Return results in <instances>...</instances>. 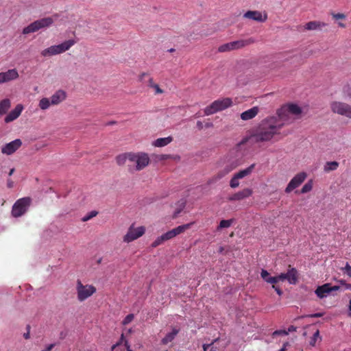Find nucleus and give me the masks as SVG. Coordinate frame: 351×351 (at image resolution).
I'll use <instances>...</instances> for the list:
<instances>
[{
  "mask_svg": "<svg viewBox=\"0 0 351 351\" xmlns=\"http://www.w3.org/2000/svg\"><path fill=\"white\" fill-rule=\"evenodd\" d=\"M284 123L278 117L272 116L263 119L252 129L251 138L255 143H264L271 141L275 135L280 134Z\"/></svg>",
  "mask_w": 351,
  "mask_h": 351,
  "instance_id": "obj_1",
  "label": "nucleus"
},
{
  "mask_svg": "<svg viewBox=\"0 0 351 351\" xmlns=\"http://www.w3.org/2000/svg\"><path fill=\"white\" fill-rule=\"evenodd\" d=\"M256 42L253 38L247 39H241L230 43H227L220 45L218 48V51L220 53L229 52L234 50L241 49Z\"/></svg>",
  "mask_w": 351,
  "mask_h": 351,
  "instance_id": "obj_2",
  "label": "nucleus"
},
{
  "mask_svg": "<svg viewBox=\"0 0 351 351\" xmlns=\"http://www.w3.org/2000/svg\"><path fill=\"white\" fill-rule=\"evenodd\" d=\"M74 40H68L60 45L51 46L41 51V55L44 57L51 56L60 54L68 51L74 44Z\"/></svg>",
  "mask_w": 351,
  "mask_h": 351,
  "instance_id": "obj_3",
  "label": "nucleus"
},
{
  "mask_svg": "<svg viewBox=\"0 0 351 351\" xmlns=\"http://www.w3.org/2000/svg\"><path fill=\"white\" fill-rule=\"evenodd\" d=\"M54 22L53 17H45L34 21L24 27L22 33L28 34L38 31L40 29L50 27Z\"/></svg>",
  "mask_w": 351,
  "mask_h": 351,
  "instance_id": "obj_4",
  "label": "nucleus"
},
{
  "mask_svg": "<svg viewBox=\"0 0 351 351\" xmlns=\"http://www.w3.org/2000/svg\"><path fill=\"white\" fill-rule=\"evenodd\" d=\"M303 113V108L295 104H290L282 106L277 112L278 117L280 121H287L289 114L299 117Z\"/></svg>",
  "mask_w": 351,
  "mask_h": 351,
  "instance_id": "obj_5",
  "label": "nucleus"
},
{
  "mask_svg": "<svg viewBox=\"0 0 351 351\" xmlns=\"http://www.w3.org/2000/svg\"><path fill=\"white\" fill-rule=\"evenodd\" d=\"M232 104V101L230 98L217 99L204 109V113L206 115L213 114L231 106Z\"/></svg>",
  "mask_w": 351,
  "mask_h": 351,
  "instance_id": "obj_6",
  "label": "nucleus"
},
{
  "mask_svg": "<svg viewBox=\"0 0 351 351\" xmlns=\"http://www.w3.org/2000/svg\"><path fill=\"white\" fill-rule=\"evenodd\" d=\"M30 197H23L18 199L12 206V215L14 217H19L24 215L31 204Z\"/></svg>",
  "mask_w": 351,
  "mask_h": 351,
  "instance_id": "obj_7",
  "label": "nucleus"
},
{
  "mask_svg": "<svg viewBox=\"0 0 351 351\" xmlns=\"http://www.w3.org/2000/svg\"><path fill=\"white\" fill-rule=\"evenodd\" d=\"M76 290L77 300L80 302L84 301L96 292V288L94 286L90 285H84L80 280L77 282Z\"/></svg>",
  "mask_w": 351,
  "mask_h": 351,
  "instance_id": "obj_8",
  "label": "nucleus"
},
{
  "mask_svg": "<svg viewBox=\"0 0 351 351\" xmlns=\"http://www.w3.org/2000/svg\"><path fill=\"white\" fill-rule=\"evenodd\" d=\"M330 108L332 112L351 118V106L341 101H332L330 104Z\"/></svg>",
  "mask_w": 351,
  "mask_h": 351,
  "instance_id": "obj_9",
  "label": "nucleus"
},
{
  "mask_svg": "<svg viewBox=\"0 0 351 351\" xmlns=\"http://www.w3.org/2000/svg\"><path fill=\"white\" fill-rule=\"evenodd\" d=\"M145 229L143 226H140L136 228L131 226L127 234L124 236L123 241L127 243L131 242L141 237L145 233Z\"/></svg>",
  "mask_w": 351,
  "mask_h": 351,
  "instance_id": "obj_10",
  "label": "nucleus"
},
{
  "mask_svg": "<svg viewBox=\"0 0 351 351\" xmlns=\"http://www.w3.org/2000/svg\"><path fill=\"white\" fill-rule=\"evenodd\" d=\"M306 173L304 172H301L296 174L289 182L287 188L285 189L286 193H290L293 189L298 187L306 179Z\"/></svg>",
  "mask_w": 351,
  "mask_h": 351,
  "instance_id": "obj_11",
  "label": "nucleus"
},
{
  "mask_svg": "<svg viewBox=\"0 0 351 351\" xmlns=\"http://www.w3.org/2000/svg\"><path fill=\"white\" fill-rule=\"evenodd\" d=\"M22 145V141L21 139H15L8 143H6L1 147V152L3 154L11 155L14 154L17 149H19Z\"/></svg>",
  "mask_w": 351,
  "mask_h": 351,
  "instance_id": "obj_12",
  "label": "nucleus"
},
{
  "mask_svg": "<svg viewBox=\"0 0 351 351\" xmlns=\"http://www.w3.org/2000/svg\"><path fill=\"white\" fill-rule=\"evenodd\" d=\"M281 281L287 280L291 285H295L298 282V271L295 268L289 269L287 273L279 274Z\"/></svg>",
  "mask_w": 351,
  "mask_h": 351,
  "instance_id": "obj_13",
  "label": "nucleus"
},
{
  "mask_svg": "<svg viewBox=\"0 0 351 351\" xmlns=\"http://www.w3.org/2000/svg\"><path fill=\"white\" fill-rule=\"evenodd\" d=\"M243 17L263 23L267 19V14L266 13L262 14L261 12L257 10H249L243 14Z\"/></svg>",
  "mask_w": 351,
  "mask_h": 351,
  "instance_id": "obj_14",
  "label": "nucleus"
},
{
  "mask_svg": "<svg viewBox=\"0 0 351 351\" xmlns=\"http://www.w3.org/2000/svg\"><path fill=\"white\" fill-rule=\"evenodd\" d=\"M136 160L137 165H135L136 171H141L147 167L149 163V158L145 153H138V158L132 157V160Z\"/></svg>",
  "mask_w": 351,
  "mask_h": 351,
  "instance_id": "obj_15",
  "label": "nucleus"
},
{
  "mask_svg": "<svg viewBox=\"0 0 351 351\" xmlns=\"http://www.w3.org/2000/svg\"><path fill=\"white\" fill-rule=\"evenodd\" d=\"M191 224L192 223H187L179 226L177 228H173L163 234L165 235L167 241H168L188 230L191 227Z\"/></svg>",
  "mask_w": 351,
  "mask_h": 351,
  "instance_id": "obj_16",
  "label": "nucleus"
},
{
  "mask_svg": "<svg viewBox=\"0 0 351 351\" xmlns=\"http://www.w3.org/2000/svg\"><path fill=\"white\" fill-rule=\"evenodd\" d=\"M0 77L2 83L8 82L19 77L18 71L15 69H9L5 72L0 73Z\"/></svg>",
  "mask_w": 351,
  "mask_h": 351,
  "instance_id": "obj_17",
  "label": "nucleus"
},
{
  "mask_svg": "<svg viewBox=\"0 0 351 351\" xmlns=\"http://www.w3.org/2000/svg\"><path fill=\"white\" fill-rule=\"evenodd\" d=\"M252 194V190L248 188L240 191L228 197L230 201H239L250 197Z\"/></svg>",
  "mask_w": 351,
  "mask_h": 351,
  "instance_id": "obj_18",
  "label": "nucleus"
},
{
  "mask_svg": "<svg viewBox=\"0 0 351 351\" xmlns=\"http://www.w3.org/2000/svg\"><path fill=\"white\" fill-rule=\"evenodd\" d=\"M23 109V106L21 104H18L14 110H12L5 117V122L10 123L16 119Z\"/></svg>",
  "mask_w": 351,
  "mask_h": 351,
  "instance_id": "obj_19",
  "label": "nucleus"
},
{
  "mask_svg": "<svg viewBox=\"0 0 351 351\" xmlns=\"http://www.w3.org/2000/svg\"><path fill=\"white\" fill-rule=\"evenodd\" d=\"M66 99V93L62 90H58L50 97L51 105H58Z\"/></svg>",
  "mask_w": 351,
  "mask_h": 351,
  "instance_id": "obj_20",
  "label": "nucleus"
},
{
  "mask_svg": "<svg viewBox=\"0 0 351 351\" xmlns=\"http://www.w3.org/2000/svg\"><path fill=\"white\" fill-rule=\"evenodd\" d=\"M259 112V108L254 106L241 114V119L243 121H247L255 117Z\"/></svg>",
  "mask_w": 351,
  "mask_h": 351,
  "instance_id": "obj_21",
  "label": "nucleus"
},
{
  "mask_svg": "<svg viewBox=\"0 0 351 351\" xmlns=\"http://www.w3.org/2000/svg\"><path fill=\"white\" fill-rule=\"evenodd\" d=\"M327 25L326 23L318 21H313L307 23L304 26V30H321Z\"/></svg>",
  "mask_w": 351,
  "mask_h": 351,
  "instance_id": "obj_22",
  "label": "nucleus"
},
{
  "mask_svg": "<svg viewBox=\"0 0 351 351\" xmlns=\"http://www.w3.org/2000/svg\"><path fill=\"white\" fill-rule=\"evenodd\" d=\"M315 294L319 298H324L327 296V294L331 293L330 289V284L326 283L322 286L318 287L315 290Z\"/></svg>",
  "mask_w": 351,
  "mask_h": 351,
  "instance_id": "obj_23",
  "label": "nucleus"
},
{
  "mask_svg": "<svg viewBox=\"0 0 351 351\" xmlns=\"http://www.w3.org/2000/svg\"><path fill=\"white\" fill-rule=\"evenodd\" d=\"M173 141V138L171 136H168L165 138H159L154 141L152 145L157 147H164Z\"/></svg>",
  "mask_w": 351,
  "mask_h": 351,
  "instance_id": "obj_24",
  "label": "nucleus"
},
{
  "mask_svg": "<svg viewBox=\"0 0 351 351\" xmlns=\"http://www.w3.org/2000/svg\"><path fill=\"white\" fill-rule=\"evenodd\" d=\"M131 156V152L124 153L122 154H119L116 157V161L118 165L122 166L127 164V162L129 161V158Z\"/></svg>",
  "mask_w": 351,
  "mask_h": 351,
  "instance_id": "obj_25",
  "label": "nucleus"
},
{
  "mask_svg": "<svg viewBox=\"0 0 351 351\" xmlns=\"http://www.w3.org/2000/svg\"><path fill=\"white\" fill-rule=\"evenodd\" d=\"M178 332V329L173 328L171 332L167 334V335L162 339V343L167 344L168 343L171 342L175 339Z\"/></svg>",
  "mask_w": 351,
  "mask_h": 351,
  "instance_id": "obj_26",
  "label": "nucleus"
},
{
  "mask_svg": "<svg viewBox=\"0 0 351 351\" xmlns=\"http://www.w3.org/2000/svg\"><path fill=\"white\" fill-rule=\"evenodd\" d=\"M237 167V163H232L230 165H226L223 170H221L219 173L217 174V177L219 178H221L228 173H229L230 171H232L233 169H234Z\"/></svg>",
  "mask_w": 351,
  "mask_h": 351,
  "instance_id": "obj_27",
  "label": "nucleus"
},
{
  "mask_svg": "<svg viewBox=\"0 0 351 351\" xmlns=\"http://www.w3.org/2000/svg\"><path fill=\"white\" fill-rule=\"evenodd\" d=\"M186 201L184 199H180L177 203V207L173 213V218H176L186 206Z\"/></svg>",
  "mask_w": 351,
  "mask_h": 351,
  "instance_id": "obj_28",
  "label": "nucleus"
},
{
  "mask_svg": "<svg viewBox=\"0 0 351 351\" xmlns=\"http://www.w3.org/2000/svg\"><path fill=\"white\" fill-rule=\"evenodd\" d=\"M254 167H255V164H252L250 167H248L247 168H246V169H245L243 170H241L239 172L235 173V176L239 179L243 178L245 176L250 175L252 172Z\"/></svg>",
  "mask_w": 351,
  "mask_h": 351,
  "instance_id": "obj_29",
  "label": "nucleus"
},
{
  "mask_svg": "<svg viewBox=\"0 0 351 351\" xmlns=\"http://www.w3.org/2000/svg\"><path fill=\"white\" fill-rule=\"evenodd\" d=\"M10 107V101L4 99L0 101V116L5 114Z\"/></svg>",
  "mask_w": 351,
  "mask_h": 351,
  "instance_id": "obj_30",
  "label": "nucleus"
},
{
  "mask_svg": "<svg viewBox=\"0 0 351 351\" xmlns=\"http://www.w3.org/2000/svg\"><path fill=\"white\" fill-rule=\"evenodd\" d=\"M339 167V163L336 161L327 162L324 165V170L326 172L335 171Z\"/></svg>",
  "mask_w": 351,
  "mask_h": 351,
  "instance_id": "obj_31",
  "label": "nucleus"
},
{
  "mask_svg": "<svg viewBox=\"0 0 351 351\" xmlns=\"http://www.w3.org/2000/svg\"><path fill=\"white\" fill-rule=\"evenodd\" d=\"M51 105L50 99L47 97L42 98L38 104V106L41 110H47Z\"/></svg>",
  "mask_w": 351,
  "mask_h": 351,
  "instance_id": "obj_32",
  "label": "nucleus"
},
{
  "mask_svg": "<svg viewBox=\"0 0 351 351\" xmlns=\"http://www.w3.org/2000/svg\"><path fill=\"white\" fill-rule=\"evenodd\" d=\"M233 221L234 219H232L229 220H221L219 223L217 230L229 228L232 225Z\"/></svg>",
  "mask_w": 351,
  "mask_h": 351,
  "instance_id": "obj_33",
  "label": "nucleus"
},
{
  "mask_svg": "<svg viewBox=\"0 0 351 351\" xmlns=\"http://www.w3.org/2000/svg\"><path fill=\"white\" fill-rule=\"evenodd\" d=\"M167 239L164 234H162L161 236L158 237L152 243V247H156L157 246L162 244L165 241H166Z\"/></svg>",
  "mask_w": 351,
  "mask_h": 351,
  "instance_id": "obj_34",
  "label": "nucleus"
},
{
  "mask_svg": "<svg viewBox=\"0 0 351 351\" xmlns=\"http://www.w3.org/2000/svg\"><path fill=\"white\" fill-rule=\"evenodd\" d=\"M98 215V212L96 210H92L89 213L86 214L85 216H84L82 218V221L83 222L88 221V220L91 219L94 217H96Z\"/></svg>",
  "mask_w": 351,
  "mask_h": 351,
  "instance_id": "obj_35",
  "label": "nucleus"
},
{
  "mask_svg": "<svg viewBox=\"0 0 351 351\" xmlns=\"http://www.w3.org/2000/svg\"><path fill=\"white\" fill-rule=\"evenodd\" d=\"M312 188H313V185H312V183L311 182H308L307 183H306L302 188L301 189V193H308L310 191L312 190Z\"/></svg>",
  "mask_w": 351,
  "mask_h": 351,
  "instance_id": "obj_36",
  "label": "nucleus"
},
{
  "mask_svg": "<svg viewBox=\"0 0 351 351\" xmlns=\"http://www.w3.org/2000/svg\"><path fill=\"white\" fill-rule=\"evenodd\" d=\"M239 185V178L234 174V176L230 180V187L235 189V188L238 187Z\"/></svg>",
  "mask_w": 351,
  "mask_h": 351,
  "instance_id": "obj_37",
  "label": "nucleus"
},
{
  "mask_svg": "<svg viewBox=\"0 0 351 351\" xmlns=\"http://www.w3.org/2000/svg\"><path fill=\"white\" fill-rule=\"evenodd\" d=\"M319 337V330H317L313 334V337H311V339L310 340V342H309L310 345L312 346H314L315 345L316 341Z\"/></svg>",
  "mask_w": 351,
  "mask_h": 351,
  "instance_id": "obj_38",
  "label": "nucleus"
},
{
  "mask_svg": "<svg viewBox=\"0 0 351 351\" xmlns=\"http://www.w3.org/2000/svg\"><path fill=\"white\" fill-rule=\"evenodd\" d=\"M261 276L267 282L268 279L271 278V276H270L268 271L265 269H262V271L261 272Z\"/></svg>",
  "mask_w": 351,
  "mask_h": 351,
  "instance_id": "obj_39",
  "label": "nucleus"
},
{
  "mask_svg": "<svg viewBox=\"0 0 351 351\" xmlns=\"http://www.w3.org/2000/svg\"><path fill=\"white\" fill-rule=\"evenodd\" d=\"M279 281H281V279L279 278V275L276 276H271V278H269L267 280V283H270L273 285L276 284Z\"/></svg>",
  "mask_w": 351,
  "mask_h": 351,
  "instance_id": "obj_40",
  "label": "nucleus"
},
{
  "mask_svg": "<svg viewBox=\"0 0 351 351\" xmlns=\"http://www.w3.org/2000/svg\"><path fill=\"white\" fill-rule=\"evenodd\" d=\"M134 319V315L133 314H129L128 315L125 319H123V325H127L129 323H130Z\"/></svg>",
  "mask_w": 351,
  "mask_h": 351,
  "instance_id": "obj_41",
  "label": "nucleus"
},
{
  "mask_svg": "<svg viewBox=\"0 0 351 351\" xmlns=\"http://www.w3.org/2000/svg\"><path fill=\"white\" fill-rule=\"evenodd\" d=\"M170 158H171L170 155H167V154H158V155L155 156V159L156 160H165L169 159Z\"/></svg>",
  "mask_w": 351,
  "mask_h": 351,
  "instance_id": "obj_42",
  "label": "nucleus"
},
{
  "mask_svg": "<svg viewBox=\"0 0 351 351\" xmlns=\"http://www.w3.org/2000/svg\"><path fill=\"white\" fill-rule=\"evenodd\" d=\"M332 16L335 20L345 19L346 17V15L343 13H332Z\"/></svg>",
  "mask_w": 351,
  "mask_h": 351,
  "instance_id": "obj_43",
  "label": "nucleus"
},
{
  "mask_svg": "<svg viewBox=\"0 0 351 351\" xmlns=\"http://www.w3.org/2000/svg\"><path fill=\"white\" fill-rule=\"evenodd\" d=\"M219 340V338H217L214 339L209 344H203L202 348L204 351H207V350L211 347L215 342H217Z\"/></svg>",
  "mask_w": 351,
  "mask_h": 351,
  "instance_id": "obj_44",
  "label": "nucleus"
},
{
  "mask_svg": "<svg viewBox=\"0 0 351 351\" xmlns=\"http://www.w3.org/2000/svg\"><path fill=\"white\" fill-rule=\"evenodd\" d=\"M288 335V332L285 330H276L273 332V337H275L276 335Z\"/></svg>",
  "mask_w": 351,
  "mask_h": 351,
  "instance_id": "obj_45",
  "label": "nucleus"
},
{
  "mask_svg": "<svg viewBox=\"0 0 351 351\" xmlns=\"http://www.w3.org/2000/svg\"><path fill=\"white\" fill-rule=\"evenodd\" d=\"M343 269L345 270V272L347 274V275L351 277V266L348 264V263L346 264Z\"/></svg>",
  "mask_w": 351,
  "mask_h": 351,
  "instance_id": "obj_46",
  "label": "nucleus"
},
{
  "mask_svg": "<svg viewBox=\"0 0 351 351\" xmlns=\"http://www.w3.org/2000/svg\"><path fill=\"white\" fill-rule=\"evenodd\" d=\"M26 328H27V332L23 334V337L25 339H28L30 337V326L27 325Z\"/></svg>",
  "mask_w": 351,
  "mask_h": 351,
  "instance_id": "obj_47",
  "label": "nucleus"
},
{
  "mask_svg": "<svg viewBox=\"0 0 351 351\" xmlns=\"http://www.w3.org/2000/svg\"><path fill=\"white\" fill-rule=\"evenodd\" d=\"M127 165L130 171H133L135 170V165H133V161H128Z\"/></svg>",
  "mask_w": 351,
  "mask_h": 351,
  "instance_id": "obj_48",
  "label": "nucleus"
},
{
  "mask_svg": "<svg viewBox=\"0 0 351 351\" xmlns=\"http://www.w3.org/2000/svg\"><path fill=\"white\" fill-rule=\"evenodd\" d=\"M272 288L276 291L277 294L278 295H281L282 294V290L279 288V287L276 286V285H272Z\"/></svg>",
  "mask_w": 351,
  "mask_h": 351,
  "instance_id": "obj_49",
  "label": "nucleus"
},
{
  "mask_svg": "<svg viewBox=\"0 0 351 351\" xmlns=\"http://www.w3.org/2000/svg\"><path fill=\"white\" fill-rule=\"evenodd\" d=\"M153 88L155 90L156 94H161L163 93V90L159 87L158 84L154 85Z\"/></svg>",
  "mask_w": 351,
  "mask_h": 351,
  "instance_id": "obj_50",
  "label": "nucleus"
},
{
  "mask_svg": "<svg viewBox=\"0 0 351 351\" xmlns=\"http://www.w3.org/2000/svg\"><path fill=\"white\" fill-rule=\"evenodd\" d=\"M132 157L138 158V153L137 154L131 153V156L129 158V161H133V165H136L137 161L136 160H133V159L132 160Z\"/></svg>",
  "mask_w": 351,
  "mask_h": 351,
  "instance_id": "obj_51",
  "label": "nucleus"
},
{
  "mask_svg": "<svg viewBox=\"0 0 351 351\" xmlns=\"http://www.w3.org/2000/svg\"><path fill=\"white\" fill-rule=\"evenodd\" d=\"M156 84H155L153 81V78L152 77H149V80H148V86L151 88H154V85H156Z\"/></svg>",
  "mask_w": 351,
  "mask_h": 351,
  "instance_id": "obj_52",
  "label": "nucleus"
},
{
  "mask_svg": "<svg viewBox=\"0 0 351 351\" xmlns=\"http://www.w3.org/2000/svg\"><path fill=\"white\" fill-rule=\"evenodd\" d=\"M330 289H331V292L339 291L340 289V287L337 286V285H335V286L330 285Z\"/></svg>",
  "mask_w": 351,
  "mask_h": 351,
  "instance_id": "obj_53",
  "label": "nucleus"
},
{
  "mask_svg": "<svg viewBox=\"0 0 351 351\" xmlns=\"http://www.w3.org/2000/svg\"><path fill=\"white\" fill-rule=\"evenodd\" d=\"M288 346H289V342L284 343L282 347L279 350V351H286L287 347Z\"/></svg>",
  "mask_w": 351,
  "mask_h": 351,
  "instance_id": "obj_54",
  "label": "nucleus"
},
{
  "mask_svg": "<svg viewBox=\"0 0 351 351\" xmlns=\"http://www.w3.org/2000/svg\"><path fill=\"white\" fill-rule=\"evenodd\" d=\"M54 346H55V344H53V343L49 344V345L47 347V348H46L45 350H42V351H51V350L53 349V348Z\"/></svg>",
  "mask_w": 351,
  "mask_h": 351,
  "instance_id": "obj_55",
  "label": "nucleus"
},
{
  "mask_svg": "<svg viewBox=\"0 0 351 351\" xmlns=\"http://www.w3.org/2000/svg\"><path fill=\"white\" fill-rule=\"evenodd\" d=\"M323 315V313H317L315 314H312L310 315L311 317H321Z\"/></svg>",
  "mask_w": 351,
  "mask_h": 351,
  "instance_id": "obj_56",
  "label": "nucleus"
},
{
  "mask_svg": "<svg viewBox=\"0 0 351 351\" xmlns=\"http://www.w3.org/2000/svg\"><path fill=\"white\" fill-rule=\"evenodd\" d=\"M7 185L8 188L13 187L14 182L11 180H8Z\"/></svg>",
  "mask_w": 351,
  "mask_h": 351,
  "instance_id": "obj_57",
  "label": "nucleus"
},
{
  "mask_svg": "<svg viewBox=\"0 0 351 351\" xmlns=\"http://www.w3.org/2000/svg\"><path fill=\"white\" fill-rule=\"evenodd\" d=\"M197 127L198 128L199 130H202L203 128V123L201 121H198L197 122Z\"/></svg>",
  "mask_w": 351,
  "mask_h": 351,
  "instance_id": "obj_58",
  "label": "nucleus"
},
{
  "mask_svg": "<svg viewBox=\"0 0 351 351\" xmlns=\"http://www.w3.org/2000/svg\"><path fill=\"white\" fill-rule=\"evenodd\" d=\"M147 73H142V74L140 75V77H139V80H140L141 81H143V79H144V77H145V76H147Z\"/></svg>",
  "mask_w": 351,
  "mask_h": 351,
  "instance_id": "obj_59",
  "label": "nucleus"
},
{
  "mask_svg": "<svg viewBox=\"0 0 351 351\" xmlns=\"http://www.w3.org/2000/svg\"><path fill=\"white\" fill-rule=\"evenodd\" d=\"M295 327H294L293 326H291L289 328H288V332H293V331H295Z\"/></svg>",
  "mask_w": 351,
  "mask_h": 351,
  "instance_id": "obj_60",
  "label": "nucleus"
},
{
  "mask_svg": "<svg viewBox=\"0 0 351 351\" xmlns=\"http://www.w3.org/2000/svg\"><path fill=\"white\" fill-rule=\"evenodd\" d=\"M349 316L351 317V299L350 300V302H349Z\"/></svg>",
  "mask_w": 351,
  "mask_h": 351,
  "instance_id": "obj_61",
  "label": "nucleus"
},
{
  "mask_svg": "<svg viewBox=\"0 0 351 351\" xmlns=\"http://www.w3.org/2000/svg\"><path fill=\"white\" fill-rule=\"evenodd\" d=\"M205 126H206V128H210V127H212V126H213V123H206V125H205Z\"/></svg>",
  "mask_w": 351,
  "mask_h": 351,
  "instance_id": "obj_62",
  "label": "nucleus"
},
{
  "mask_svg": "<svg viewBox=\"0 0 351 351\" xmlns=\"http://www.w3.org/2000/svg\"><path fill=\"white\" fill-rule=\"evenodd\" d=\"M14 172V169L12 168L10 169V172H9V176H12L13 174V173Z\"/></svg>",
  "mask_w": 351,
  "mask_h": 351,
  "instance_id": "obj_63",
  "label": "nucleus"
},
{
  "mask_svg": "<svg viewBox=\"0 0 351 351\" xmlns=\"http://www.w3.org/2000/svg\"><path fill=\"white\" fill-rule=\"evenodd\" d=\"M209 351H217V348L216 347H211Z\"/></svg>",
  "mask_w": 351,
  "mask_h": 351,
  "instance_id": "obj_64",
  "label": "nucleus"
}]
</instances>
